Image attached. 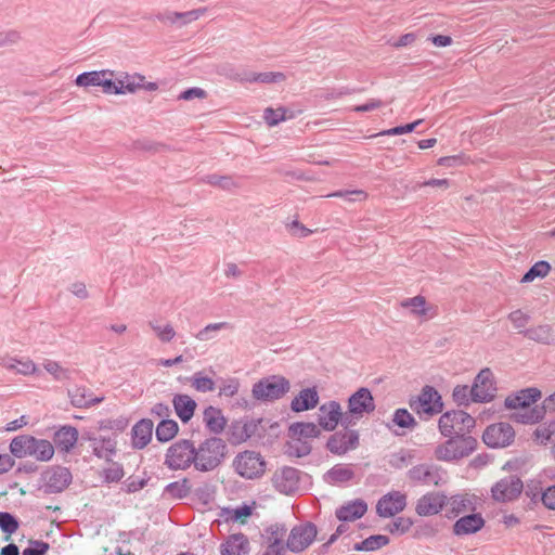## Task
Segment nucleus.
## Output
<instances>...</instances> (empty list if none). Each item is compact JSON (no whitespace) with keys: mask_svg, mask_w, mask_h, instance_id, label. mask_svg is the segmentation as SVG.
I'll list each match as a JSON object with an SVG mask.
<instances>
[{"mask_svg":"<svg viewBox=\"0 0 555 555\" xmlns=\"http://www.w3.org/2000/svg\"><path fill=\"white\" fill-rule=\"evenodd\" d=\"M448 440L435 448L434 454L438 461L453 462L470 455L477 448L476 438L465 433L447 436Z\"/></svg>","mask_w":555,"mask_h":555,"instance_id":"f257e3e1","label":"nucleus"},{"mask_svg":"<svg viewBox=\"0 0 555 555\" xmlns=\"http://www.w3.org/2000/svg\"><path fill=\"white\" fill-rule=\"evenodd\" d=\"M195 469L202 473L216 469L224 460L227 443L219 437H209L196 448Z\"/></svg>","mask_w":555,"mask_h":555,"instance_id":"f03ea898","label":"nucleus"},{"mask_svg":"<svg viewBox=\"0 0 555 555\" xmlns=\"http://www.w3.org/2000/svg\"><path fill=\"white\" fill-rule=\"evenodd\" d=\"M409 405L421 420H428L441 413L444 406L441 395L430 385H425L418 396L411 397Z\"/></svg>","mask_w":555,"mask_h":555,"instance_id":"7ed1b4c3","label":"nucleus"},{"mask_svg":"<svg viewBox=\"0 0 555 555\" xmlns=\"http://www.w3.org/2000/svg\"><path fill=\"white\" fill-rule=\"evenodd\" d=\"M289 380L282 375L262 377L253 385V398L261 402H272L284 397L289 391Z\"/></svg>","mask_w":555,"mask_h":555,"instance_id":"20e7f679","label":"nucleus"},{"mask_svg":"<svg viewBox=\"0 0 555 555\" xmlns=\"http://www.w3.org/2000/svg\"><path fill=\"white\" fill-rule=\"evenodd\" d=\"M196 447L189 439H180L172 443L165 454L164 464L171 470H185L195 466Z\"/></svg>","mask_w":555,"mask_h":555,"instance_id":"39448f33","label":"nucleus"},{"mask_svg":"<svg viewBox=\"0 0 555 555\" xmlns=\"http://www.w3.org/2000/svg\"><path fill=\"white\" fill-rule=\"evenodd\" d=\"M233 467L245 479H258L264 475L267 462L259 452L245 450L234 457Z\"/></svg>","mask_w":555,"mask_h":555,"instance_id":"423d86ee","label":"nucleus"},{"mask_svg":"<svg viewBox=\"0 0 555 555\" xmlns=\"http://www.w3.org/2000/svg\"><path fill=\"white\" fill-rule=\"evenodd\" d=\"M475 426L476 420L463 410L447 411L438 421V428L442 436L457 433L470 434Z\"/></svg>","mask_w":555,"mask_h":555,"instance_id":"0eeeda50","label":"nucleus"},{"mask_svg":"<svg viewBox=\"0 0 555 555\" xmlns=\"http://www.w3.org/2000/svg\"><path fill=\"white\" fill-rule=\"evenodd\" d=\"M515 436V429L509 423L499 422L488 425L481 438L487 447L503 449L513 444Z\"/></svg>","mask_w":555,"mask_h":555,"instance_id":"6e6552de","label":"nucleus"},{"mask_svg":"<svg viewBox=\"0 0 555 555\" xmlns=\"http://www.w3.org/2000/svg\"><path fill=\"white\" fill-rule=\"evenodd\" d=\"M447 470L434 463H422L412 466L406 476L410 481L426 486H439L444 482Z\"/></svg>","mask_w":555,"mask_h":555,"instance_id":"1a4fd4ad","label":"nucleus"},{"mask_svg":"<svg viewBox=\"0 0 555 555\" xmlns=\"http://www.w3.org/2000/svg\"><path fill=\"white\" fill-rule=\"evenodd\" d=\"M317 534L318 528L311 521L294 526L286 541V547L293 553H300L312 544Z\"/></svg>","mask_w":555,"mask_h":555,"instance_id":"9d476101","label":"nucleus"},{"mask_svg":"<svg viewBox=\"0 0 555 555\" xmlns=\"http://www.w3.org/2000/svg\"><path fill=\"white\" fill-rule=\"evenodd\" d=\"M266 420L262 417L249 418L247 416L233 421L228 430L229 441L236 446L247 441L249 438L258 434L259 427Z\"/></svg>","mask_w":555,"mask_h":555,"instance_id":"9b49d317","label":"nucleus"},{"mask_svg":"<svg viewBox=\"0 0 555 555\" xmlns=\"http://www.w3.org/2000/svg\"><path fill=\"white\" fill-rule=\"evenodd\" d=\"M524 489L521 479L516 475L506 476L491 487V498L500 503L515 501Z\"/></svg>","mask_w":555,"mask_h":555,"instance_id":"f8f14e48","label":"nucleus"},{"mask_svg":"<svg viewBox=\"0 0 555 555\" xmlns=\"http://www.w3.org/2000/svg\"><path fill=\"white\" fill-rule=\"evenodd\" d=\"M473 402L487 403L494 399L496 386L490 369H482L473 383Z\"/></svg>","mask_w":555,"mask_h":555,"instance_id":"ddd939ff","label":"nucleus"},{"mask_svg":"<svg viewBox=\"0 0 555 555\" xmlns=\"http://www.w3.org/2000/svg\"><path fill=\"white\" fill-rule=\"evenodd\" d=\"M359 447V433L356 429L335 431L326 441V449L335 455H344Z\"/></svg>","mask_w":555,"mask_h":555,"instance_id":"4468645a","label":"nucleus"},{"mask_svg":"<svg viewBox=\"0 0 555 555\" xmlns=\"http://www.w3.org/2000/svg\"><path fill=\"white\" fill-rule=\"evenodd\" d=\"M300 470L292 466H283L275 470L272 476V483L280 493L289 495L299 488Z\"/></svg>","mask_w":555,"mask_h":555,"instance_id":"2eb2a0df","label":"nucleus"},{"mask_svg":"<svg viewBox=\"0 0 555 555\" xmlns=\"http://www.w3.org/2000/svg\"><path fill=\"white\" fill-rule=\"evenodd\" d=\"M46 493H60L72 482L73 476L67 467L53 466L42 474Z\"/></svg>","mask_w":555,"mask_h":555,"instance_id":"dca6fc26","label":"nucleus"},{"mask_svg":"<svg viewBox=\"0 0 555 555\" xmlns=\"http://www.w3.org/2000/svg\"><path fill=\"white\" fill-rule=\"evenodd\" d=\"M81 440L90 442L93 455L99 459L112 462V457L116 455L117 441L115 437H96L91 431H85L81 435Z\"/></svg>","mask_w":555,"mask_h":555,"instance_id":"f3484780","label":"nucleus"},{"mask_svg":"<svg viewBox=\"0 0 555 555\" xmlns=\"http://www.w3.org/2000/svg\"><path fill=\"white\" fill-rule=\"evenodd\" d=\"M447 504L448 496L443 492L431 491L417 500L415 512L422 517L433 516L439 514Z\"/></svg>","mask_w":555,"mask_h":555,"instance_id":"a211bd4d","label":"nucleus"},{"mask_svg":"<svg viewBox=\"0 0 555 555\" xmlns=\"http://www.w3.org/2000/svg\"><path fill=\"white\" fill-rule=\"evenodd\" d=\"M406 506V495L400 491H391L383 495L376 504V513L379 517H393Z\"/></svg>","mask_w":555,"mask_h":555,"instance_id":"6ab92c4d","label":"nucleus"},{"mask_svg":"<svg viewBox=\"0 0 555 555\" xmlns=\"http://www.w3.org/2000/svg\"><path fill=\"white\" fill-rule=\"evenodd\" d=\"M348 409L352 414L361 417L370 414L375 410V400L371 390L366 387H360L348 398Z\"/></svg>","mask_w":555,"mask_h":555,"instance_id":"aec40b11","label":"nucleus"},{"mask_svg":"<svg viewBox=\"0 0 555 555\" xmlns=\"http://www.w3.org/2000/svg\"><path fill=\"white\" fill-rule=\"evenodd\" d=\"M542 392L537 387H528L508 395L504 406L508 410L527 409L541 399Z\"/></svg>","mask_w":555,"mask_h":555,"instance_id":"412c9836","label":"nucleus"},{"mask_svg":"<svg viewBox=\"0 0 555 555\" xmlns=\"http://www.w3.org/2000/svg\"><path fill=\"white\" fill-rule=\"evenodd\" d=\"M318 424L326 430L333 431L341 421V406L338 401L331 400L319 408Z\"/></svg>","mask_w":555,"mask_h":555,"instance_id":"4be33fe9","label":"nucleus"},{"mask_svg":"<svg viewBox=\"0 0 555 555\" xmlns=\"http://www.w3.org/2000/svg\"><path fill=\"white\" fill-rule=\"evenodd\" d=\"M220 555H248L250 551L248 538L244 533L230 534L220 544Z\"/></svg>","mask_w":555,"mask_h":555,"instance_id":"5701e85b","label":"nucleus"},{"mask_svg":"<svg viewBox=\"0 0 555 555\" xmlns=\"http://www.w3.org/2000/svg\"><path fill=\"white\" fill-rule=\"evenodd\" d=\"M78 430L72 425L61 426L53 435V446L60 452L68 453L77 443Z\"/></svg>","mask_w":555,"mask_h":555,"instance_id":"b1692460","label":"nucleus"},{"mask_svg":"<svg viewBox=\"0 0 555 555\" xmlns=\"http://www.w3.org/2000/svg\"><path fill=\"white\" fill-rule=\"evenodd\" d=\"M367 511V504L362 499H356L339 506L335 516L339 521L348 522L361 518Z\"/></svg>","mask_w":555,"mask_h":555,"instance_id":"393cba45","label":"nucleus"},{"mask_svg":"<svg viewBox=\"0 0 555 555\" xmlns=\"http://www.w3.org/2000/svg\"><path fill=\"white\" fill-rule=\"evenodd\" d=\"M485 526L481 514L473 513L459 518L453 525L455 535H468L478 532Z\"/></svg>","mask_w":555,"mask_h":555,"instance_id":"a878e982","label":"nucleus"},{"mask_svg":"<svg viewBox=\"0 0 555 555\" xmlns=\"http://www.w3.org/2000/svg\"><path fill=\"white\" fill-rule=\"evenodd\" d=\"M319 392L315 387L304 388L292 400L291 409L293 412H304L314 409L319 404Z\"/></svg>","mask_w":555,"mask_h":555,"instance_id":"bb28decb","label":"nucleus"},{"mask_svg":"<svg viewBox=\"0 0 555 555\" xmlns=\"http://www.w3.org/2000/svg\"><path fill=\"white\" fill-rule=\"evenodd\" d=\"M172 405L179 420L188 424L194 416L197 403L189 395L177 393L172 398Z\"/></svg>","mask_w":555,"mask_h":555,"instance_id":"cd10ccee","label":"nucleus"},{"mask_svg":"<svg viewBox=\"0 0 555 555\" xmlns=\"http://www.w3.org/2000/svg\"><path fill=\"white\" fill-rule=\"evenodd\" d=\"M153 421L150 418H142L131 429L132 435V447L134 449H143L145 448L153 435Z\"/></svg>","mask_w":555,"mask_h":555,"instance_id":"c85d7f7f","label":"nucleus"},{"mask_svg":"<svg viewBox=\"0 0 555 555\" xmlns=\"http://www.w3.org/2000/svg\"><path fill=\"white\" fill-rule=\"evenodd\" d=\"M67 393L70 399V403L75 408L79 409L90 408L104 400V397H93L90 389L85 386H76L73 389H68Z\"/></svg>","mask_w":555,"mask_h":555,"instance_id":"c756f323","label":"nucleus"},{"mask_svg":"<svg viewBox=\"0 0 555 555\" xmlns=\"http://www.w3.org/2000/svg\"><path fill=\"white\" fill-rule=\"evenodd\" d=\"M203 422L209 433L219 435L224 430L228 421L221 409L209 405L203 412Z\"/></svg>","mask_w":555,"mask_h":555,"instance_id":"7c9ffc66","label":"nucleus"},{"mask_svg":"<svg viewBox=\"0 0 555 555\" xmlns=\"http://www.w3.org/2000/svg\"><path fill=\"white\" fill-rule=\"evenodd\" d=\"M35 438L31 435H18L14 437L9 446V450L11 452V456L16 459H24L26 456H31V453L35 452Z\"/></svg>","mask_w":555,"mask_h":555,"instance_id":"2f4dec72","label":"nucleus"},{"mask_svg":"<svg viewBox=\"0 0 555 555\" xmlns=\"http://www.w3.org/2000/svg\"><path fill=\"white\" fill-rule=\"evenodd\" d=\"M240 177L231 176V175H218L210 173L203 178V181L209 185L219 188L223 191H232L234 189H238L242 186L240 182Z\"/></svg>","mask_w":555,"mask_h":555,"instance_id":"473e14b6","label":"nucleus"},{"mask_svg":"<svg viewBox=\"0 0 555 555\" xmlns=\"http://www.w3.org/2000/svg\"><path fill=\"white\" fill-rule=\"evenodd\" d=\"M321 429L314 423L295 422L288 427L289 438H318Z\"/></svg>","mask_w":555,"mask_h":555,"instance_id":"72a5a7b5","label":"nucleus"},{"mask_svg":"<svg viewBox=\"0 0 555 555\" xmlns=\"http://www.w3.org/2000/svg\"><path fill=\"white\" fill-rule=\"evenodd\" d=\"M526 338L539 344L550 345L553 340L552 327L547 324L519 331Z\"/></svg>","mask_w":555,"mask_h":555,"instance_id":"f704fd0d","label":"nucleus"},{"mask_svg":"<svg viewBox=\"0 0 555 555\" xmlns=\"http://www.w3.org/2000/svg\"><path fill=\"white\" fill-rule=\"evenodd\" d=\"M354 477V472L347 465L336 464L324 475V479L330 483L348 482Z\"/></svg>","mask_w":555,"mask_h":555,"instance_id":"c9c22d12","label":"nucleus"},{"mask_svg":"<svg viewBox=\"0 0 555 555\" xmlns=\"http://www.w3.org/2000/svg\"><path fill=\"white\" fill-rule=\"evenodd\" d=\"M545 406L534 405L525 412H515L511 415V420L519 424H537L544 418Z\"/></svg>","mask_w":555,"mask_h":555,"instance_id":"e433bc0d","label":"nucleus"},{"mask_svg":"<svg viewBox=\"0 0 555 555\" xmlns=\"http://www.w3.org/2000/svg\"><path fill=\"white\" fill-rule=\"evenodd\" d=\"M179 431V425L175 420H162L156 426L155 436L157 441L165 443L173 439Z\"/></svg>","mask_w":555,"mask_h":555,"instance_id":"4c0bfd02","label":"nucleus"},{"mask_svg":"<svg viewBox=\"0 0 555 555\" xmlns=\"http://www.w3.org/2000/svg\"><path fill=\"white\" fill-rule=\"evenodd\" d=\"M312 446L307 440L295 437L285 444V454L289 457H304L311 453Z\"/></svg>","mask_w":555,"mask_h":555,"instance_id":"58836bf2","label":"nucleus"},{"mask_svg":"<svg viewBox=\"0 0 555 555\" xmlns=\"http://www.w3.org/2000/svg\"><path fill=\"white\" fill-rule=\"evenodd\" d=\"M191 493V485L188 478H182L179 481L168 483L163 492V495H168L175 500L186 498Z\"/></svg>","mask_w":555,"mask_h":555,"instance_id":"ea45409f","label":"nucleus"},{"mask_svg":"<svg viewBox=\"0 0 555 555\" xmlns=\"http://www.w3.org/2000/svg\"><path fill=\"white\" fill-rule=\"evenodd\" d=\"M107 74L113 75V72L108 69L83 72L76 77L75 83L78 87L85 88L99 87L101 78L105 77Z\"/></svg>","mask_w":555,"mask_h":555,"instance_id":"a19ab883","label":"nucleus"},{"mask_svg":"<svg viewBox=\"0 0 555 555\" xmlns=\"http://www.w3.org/2000/svg\"><path fill=\"white\" fill-rule=\"evenodd\" d=\"M287 113L288 109L285 106H279L278 108L267 107L263 111V119L268 126L274 127L294 116L292 113L289 115Z\"/></svg>","mask_w":555,"mask_h":555,"instance_id":"79ce46f5","label":"nucleus"},{"mask_svg":"<svg viewBox=\"0 0 555 555\" xmlns=\"http://www.w3.org/2000/svg\"><path fill=\"white\" fill-rule=\"evenodd\" d=\"M144 79L145 77L143 75H129L127 73H125L122 77H117V81L119 83V87H121L122 94L127 92L134 93L137 90L140 89V86H143Z\"/></svg>","mask_w":555,"mask_h":555,"instance_id":"37998d69","label":"nucleus"},{"mask_svg":"<svg viewBox=\"0 0 555 555\" xmlns=\"http://www.w3.org/2000/svg\"><path fill=\"white\" fill-rule=\"evenodd\" d=\"M35 452L31 453L37 461L48 462L54 455V446L46 439L35 438Z\"/></svg>","mask_w":555,"mask_h":555,"instance_id":"c03bdc74","label":"nucleus"},{"mask_svg":"<svg viewBox=\"0 0 555 555\" xmlns=\"http://www.w3.org/2000/svg\"><path fill=\"white\" fill-rule=\"evenodd\" d=\"M286 531L287 529L285 525L274 524L264 529V534H262V537H267L269 547H273L281 545Z\"/></svg>","mask_w":555,"mask_h":555,"instance_id":"a18cd8bd","label":"nucleus"},{"mask_svg":"<svg viewBox=\"0 0 555 555\" xmlns=\"http://www.w3.org/2000/svg\"><path fill=\"white\" fill-rule=\"evenodd\" d=\"M550 271L551 264L545 260H539L524 274L520 282L529 283L537 278H545Z\"/></svg>","mask_w":555,"mask_h":555,"instance_id":"49530a36","label":"nucleus"},{"mask_svg":"<svg viewBox=\"0 0 555 555\" xmlns=\"http://www.w3.org/2000/svg\"><path fill=\"white\" fill-rule=\"evenodd\" d=\"M248 82H261V83H275L281 82L286 79L284 73L281 72H264V73H254L249 70Z\"/></svg>","mask_w":555,"mask_h":555,"instance_id":"de8ad7c7","label":"nucleus"},{"mask_svg":"<svg viewBox=\"0 0 555 555\" xmlns=\"http://www.w3.org/2000/svg\"><path fill=\"white\" fill-rule=\"evenodd\" d=\"M132 149L135 151H143L150 153H164L169 150V147L160 142L152 141L149 139H139L133 141Z\"/></svg>","mask_w":555,"mask_h":555,"instance_id":"09e8293b","label":"nucleus"},{"mask_svg":"<svg viewBox=\"0 0 555 555\" xmlns=\"http://www.w3.org/2000/svg\"><path fill=\"white\" fill-rule=\"evenodd\" d=\"M452 399L459 406H468L473 402V388L467 385H456L452 391Z\"/></svg>","mask_w":555,"mask_h":555,"instance_id":"8fccbe9b","label":"nucleus"},{"mask_svg":"<svg viewBox=\"0 0 555 555\" xmlns=\"http://www.w3.org/2000/svg\"><path fill=\"white\" fill-rule=\"evenodd\" d=\"M392 422L400 428L413 429L417 426L414 416L404 408L395 411Z\"/></svg>","mask_w":555,"mask_h":555,"instance_id":"3c124183","label":"nucleus"},{"mask_svg":"<svg viewBox=\"0 0 555 555\" xmlns=\"http://www.w3.org/2000/svg\"><path fill=\"white\" fill-rule=\"evenodd\" d=\"M448 504L450 505L448 517H456L468 508L470 501L462 494H455L448 499Z\"/></svg>","mask_w":555,"mask_h":555,"instance_id":"603ef678","label":"nucleus"},{"mask_svg":"<svg viewBox=\"0 0 555 555\" xmlns=\"http://www.w3.org/2000/svg\"><path fill=\"white\" fill-rule=\"evenodd\" d=\"M18 519L14 515L8 512H0V529L7 534L5 540L10 539V535L18 529Z\"/></svg>","mask_w":555,"mask_h":555,"instance_id":"864d4df0","label":"nucleus"},{"mask_svg":"<svg viewBox=\"0 0 555 555\" xmlns=\"http://www.w3.org/2000/svg\"><path fill=\"white\" fill-rule=\"evenodd\" d=\"M129 424V421L125 416H119L118 418H104L98 422L99 430H114L116 433L124 431Z\"/></svg>","mask_w":555,"mask_h":555,"instance_id":"5fc2aeb1","label":"nucleus"},{"mask_svg":"<svg viewBox=\"0 0 555 555\" xmlns=\"http://www.w3.org/2000/svg\"><path fill=\"white\" fill-rule=\"evenodd\" d=\"M414 459L413 450L401 449L399 452L391 454L389 465L396 469H402Z\"/></svg>","mask_w":555,"mask_h":555,"instance_id":"6e6d98bb","label":"nucleus"},{"mask_svg":"<svg viewBox=\"0 0 555 555\" xmlns=\"http://www.w3.org/2000/svg\"><path fill=\"white\" fill-rule=\"evenodd\" d=\"M192 386L199 392H209L215 390V382L208 376H204L203 372H196L191 377Z\"/></svg>","mask_w":555,"mask_h":555,"instance_id":"4d7b16f0","label":"nucleus"},{"mask_svg":"<svg viewBox=\"0 0 555 555\" xmlns=\"http://www.w3.org/2000/svg\"><path fill=\"white\" fill-rule=\"evenodd\" d=\"M220 74L230 80L237 82H248L249 70L244 68H235L232 65L222 66Z\"/></svg>","mask_w":555,"mask_h":555,"instance_id":"13d9d810","label":"nucleus"},{"mask_svg":"<svg viewBox=\"0 0 555 555\" xmlns=\"http://www.w3.org/2000/svg\"><path fill=\"white\" fill-rule=\"evenodd\" d=\"M413 520L409 517H397L391 524L387 525L386 530L391 534H404L413 526Z\"/></svg>","mask_w":555,"mask_h":555,"instance_id":"bf43d9fd","label":"nucleus"},{"mask_svg":"<svg viewBox=\"0 0 555 555\" xmlns=\"http://www.w3.org/2000/svg\"><path fill=\"white\" fill-rule=\"evenodd\" d=\"M112 466L108 467V468H104L102 472H103V478H104V481L107 482V483H111V482H118L121 480V478L124 477L125 475V472H124V467L120 463L118 462H114L112 460Z\"/></svg>","mask_w":555,"mask_h":555,"instance_id":"052dcab7","label":"nucleus"},{"mask_svg":"<svg viewBox=\"0 0 555 555\" xmlns=\"http://www.w3.org/2000/svg\"><path fill=\"white\" fill-rule=\"evenodd\" d=\"M50 550V544L42 540L30 539L28 546L22 552V555H46Z\"/></svg>","mask_w":555,"mask_h":555,"instance_id":"680f3d73","label":"nucleus"},{"mask_svg":"<svg viewBox=\"0 0 555 555\" xmlns=\"http://www.w3.org/2000/svg\"><path fill=\"white\" fill-rule=\"evenodd\" d=\"M47 372H49L55 380H65L69 378V371L62 367L56 361L48 360L43 364Z\"/></svg>","mask_w":555,"mask_h":555,"instance_id":"e2e57ef3","label":"nucleus"},{"mask_svg":"<svg viewBox=\"0 0 555 555\" xmlns=\"http://www.w3.org/2000/svg\"><path fill=\"white\" fill-rule=\"evenodd\" d=\"M150 480V477L137 478L134 476L128 477L124 483L121 490L126 493H135L143 489Z\"/></svg>","mask_w":555,"mask_h":555,"instance_id":"0e129e2a","label":"nucleus"},{"mask_svg":"<svg viewBox=\"0 0 555 555\" xmlns=\"http://www.w3.org/2000/svg\"><path fill=\"white\" fill-rule=\"evenodd\" d=\"M149 324L163 343H169L173 339L176 332L170 324H166L163 327L154 324L153 322H150Z\"/></svg>","mask_w":555,"mask_h":555,"instance_id":"69168bd1","label":"nucleus"},{"mask_svg":"<svg viewBox=\"0 0 555 555\" xmlns=\"http://www.w3.org/2000/svg\"><path fill=\"white\" fill-rule=\"evenodd\" d=\"M404 307H412V312L416 315H425L426 299L424 296L417 295L413 298L406 299L403 304Z\"/></svg>","mask_w":555,"mask_h":555,"instance_id":"338daca9","label":"nucleus"},{"mask_svg":"<svg viewBox=\"0 0 555 555\" xmlns=\"http://www.w3.org/2000/svg\"><path fill=\"white\" fill-rule=\"evenodd\" d=\"M364 540L367 545V552L376 551L383 546L388 545L390 542V539L384 534L370 535L369 538H366Z\"/></svg>","mask_w":555,"mask_h":555,"instance_id":"774afa93","label":"nucleus"}]
</instances>
